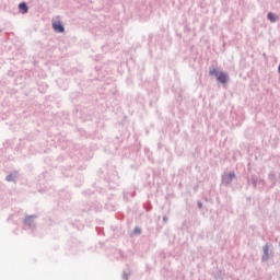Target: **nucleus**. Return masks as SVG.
Returning <instances> with one entry per match:
<instances>
[{
    "mask_svg": "<svg viewBox=\"0 0 280 280\" xmlns=\"http://www.w3.org/2000/svg\"><path fill=\"white\" fill-rule=\"evenodd\" d=\"M52 30H55V32H59V34H62V32H65V26L62 25V22L55 21L52 22Z\"/></svg>",
    "mask_w": 280,
    "mask_h": 280,
    "instance_id": "obj_1",
    "label": "nucleus"
},
{
    "mask_svg": "<svg viewBox=\"0 0 280 280\" xmlns=\"http://www.w3.org/2000/svg\"><path fill=\"white\" fill-rule=\"evenodd\" d=\"M218 81L221 82V84H226L229 82V74L225 72L219 73Z\"/></svg>",
    "mask_w": 280,
    "mask_h": 280,
    "instance_id": "obj_2",
    "label": "nucleus"
},
{
    "mask_svg": "<svg viewBox=\"0 0 280 280\" xmlns=\"http://www.w3.org/2000/svg\"><path fill=\"white\" fill-rule=\"evenodd\" d=\"M20 10H22V14H27V4L25 2H22L19 4Z\"/></svg>",
    "mask_w": 280,
    "mask_h": 280,
    "instance_id": "obj_3",
    "label": "nucleus"
},
{
    "mask_svg": "<svg viewBox=\"0 0 280 280\" xmlns=\"http://www.w3.org/2000/svg\"><path fill=\"white\" fill-rule=\"evenodd\" d=\"M268 19L271 20L272 23H275V21H277V16H275V14H272V13L268 14Z\"/></svg>",
    "mask_w": 280,
    "mask_h": 280,
    "instance_id": "obj_4",
    "label": "nucleus"
},
{
    "mask_svg": "<svg viewBox=\"0 0 280 280\" xmlns=\"http://www.w3.org/2000/svg\"><path fill=\"white\" fill-rule=\"evenodd\" d=\"M210 75H215L217 78L220 75L219 73H218V69H212V70H210Z\"/></svg>",
    "mask_w": 280,
    "mask_h": 280,
    "instance_id": "obj_5",
    "label": "nucleus"
},
{
    "mask_svg": "<svg viewBox=\"0 0 280 280\" xmlns=\"http://www.w3.org/2000/svg\"><path fill=\"white\" fill-rule=\"evenodd\" d=\"M228 177H229L230 180H233V178H235V173H230L228 175Z\"/></svg>",
    "mask_w": 280,
    "mask_h": 280,
    "instance_id": "obj_6",
    "label": "nucleus"
},
{
    "mask_svg": "<svg viewBox=\"0 0 280 280\" xmlns=\"http://www.w3.org/2000/svg\"><path fill=\"white\" fill-rule=\"evenodd\" d=\"M133 233H135V235H139V233H141V229L136 228V229L133 230Z\"/></svg>",
    "mask_w": 280,
    "mask_h": 280,
    "instance_id": "obj_7",
    "label": "nucleus"
},
{
    "mask_svg": "<svg viewBox=\"0 0 280 280\" xmlns=\"http://www.w3.org/2000/svg\"><path fill=\"white\" fill-rule=\"evenodd\" d=\"M7 180H12V175H9V176L7 177Z\"/></svg>",
    "mask_w": 280,
    "mask_h": 280,
    "instance_id": "obj_8",
    "label": "nucleus"
}]
</instances>
